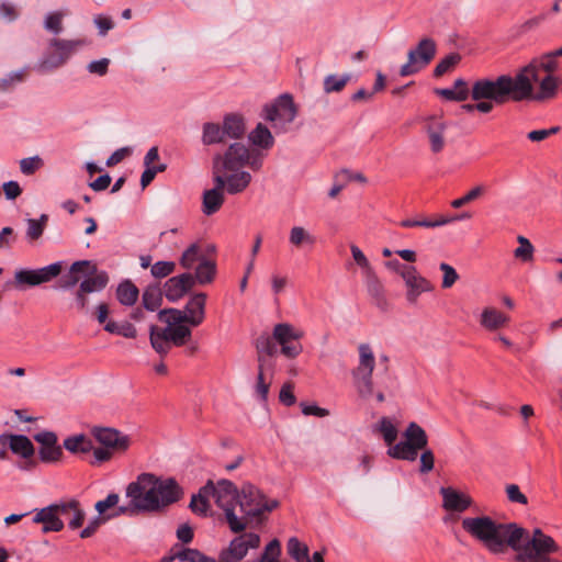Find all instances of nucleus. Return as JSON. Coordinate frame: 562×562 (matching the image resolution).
<instances>
[{
	"label": "nucleus",
	"mask_w": 562,
	"mask_h": 562,
	"mask_svg": "<svg viewBox=\"0 0 562 562\" xmlns=\"http://www.w3.org/2000/svg\"><path fill=\"white\" fill-rule=\"evenodd\" d=\"M462 528L481 541L493 554H501L510 548L516 551L515 562H546L559 546L550 536L543 539H529L528 531L516 522L502 524L490 516L467 517Z\"/></svg>",
	"instance_id": "nucleus-1"
},
{
	"label": "nucleus",
	"mask_w": 562,
	"mask_h": 562,
	"mask_svg": "<svg viewBox=\"0 0 562 562\" xmlns=\"http://www.w3.org/2000/svg\"><path fill=\"white\" fill-rule=\"evenodd\" d=\"M562 57V46L558 49L533 57L516 71L514 88L524 95L533 97L536 103H543L557 97L560 86L557 58Z\"/></svg>",
	"instance_id": "nucleus-2"
},
{
	"label": "nucleus",
	"mask_w": 562,
	"mask_h": 562,
	"mask_svg": "<svg viewBox=\"0 0 562 562\" xmlns=\"http://www.w3.org/2000/svg\"><path fill=\"white\" fill-rule=\"evenodd\" d=\"M516 74L499 75L495 78H481L473 82L471 98L476 101L475 108L480 113H490L494 105H503L508 102H535L533 97L524 95L514 88Z\"/></svg>",
	"instance_id": "nucleus-3"
},
{
	"label": "nucleus",
	"mask_w": 562,
	"mask_h": 562,
	"mask_svg": "<svg viewBox=\"0 0 562 562\" xmlns=\"http://www.w3.org/2000/svg\"><path fill=\"white\" fill-rule=\"evenodd\" d=\"M135 484L140 488L144 504L151 503L147 507L148 513L160 510L178 502L183 495L182 488L172 477L160 480L151 473H142Z\"/></svg>",
	"instance_id": "nucleus-4"
},
{
	"label": "nucleus",
	"mask_w": 562,
	"mask_h": 562,
	"mask_svg": "<svg viewBox=\"0 0 562 562\" xmlns=\"http://www.w3.org/2000/svg\"><path fill=\"white\" fill-rule=\"evenodd\" d=\"M240 498L238 499L237 506L246 524V527L254 518L260 517L266 512H272L279 506L277 499L268 501L266 495L250 483H245L239 491Z\"/></svg>",
	"instance_id": "nucleus-5"
},
{
	"label": "nucleus",
	"mask_w": 562,
	"mask_h": 562,
	"mask_svg": "<svg viewBox=\"0 0 562 562\" xmlns=\"http://www.w3.org/2000/svg\"><path fill=\"white\" fill-rule=\"evenodd\" d=\"M240 498L239 491L236 485L226 479L218 480L216 483L215 503L224 510L225 521L234 533L246 530V524L236 514V506Z\"/></svg>",
	"instance_id": "nucleus-6"
},
{
	"label": "nucleus",
	"mask_w": 562,
	"mask_h": 562,
	"mask_svg": "<svg viewBox=\"0 0 562 562\" xmlns=\"http://www.w3.org/2000/svg\"><path fill=\"white\" fill-rule=\"evenodd\" d=\"M63 269L64 261H56L38 269H19L14 272V285L23 290L26 286L33 288L50 282L60 276Z\"/></svg>",
	"instance_id": "nucleus-7"
},
{
	"label": "nucleus",
	"mask_w": 562,
	"mask_h": 562,
	"mask_svg": "<svg viewBox=\"0 0 562 562\" xmlns=\"http://www.w3.org/2000/svg\"><path fill=\"white\" fill-rule=\"evenodd\" d=\"M437 52L436 42L430 37L422 38L417 46L407 53V61L400 69L401 77L412 76L434 59Z\"/></svg>",
	"instance_id": "nucleus-8"
},
{
	"label": "nucleus",
	"mask_w": 562,
	"mask_h": 562,
	"mask_svg": "<svg viewBox=\"0 0 562 562\" xmlns=\"http://www.w3.org/2000/svg\"><path fill=\"white\" fill-rule=\"evenodd\" d=\"M359 350V366L353 371V376L359 381L358 390L362 397H369L373 393L372 373L375 366L373 351L368 344H361Z\"/></svg>",
	"instance_id": "nucleus-9"
},
{
	"label": "nucleus",
	"mask_w": 562,
	"mask_h": 562,
	"mask_svg": "<svg viewBox=\"0 0 562 562\" xmlns=\"http://www.w3.org/2000/svg\"><path fill=\"white\" fill-rule=\"evenodd\" d=\"M272 336L281 346L280 352L288 359H294L301 355L303 347L297 340L303 337V331L296 330L288 323H279L273 327Z\"/></svg>",
	"instance_id": "nucleus-10"
},
{
	"label": "nucleus",
	"mask_w": 562,
	"mask_h": 562,
	"mask_svg": "<svg viewBox=\"0 0 562 562\" xmlns=\"http://www.w3.org/2000/svg\"><path fill=\"white\" fill-rule=\"evenodd\" d=\"M80 45H82V41L53 38L49 42V46L55 48L57 54L49 53L44 56L40 63V68L43 70H52L63 66Z\"/></svg>",
	"instance_id": "nucleus-11"
},
{
	"label": "nucleus",
	"mask_w": 562,
	"mask_h": 562,
	"mask_svg": "<svg viewBox=\"0 0 562 562\" xmlns=\"http://www.w3.org/2000/svg\"><path fill=\"white\" fill-rule=\"evenodd\" d=\"M249 158V149L241 143H234L229 145L224 156L216 155L213 160V168L215 170L222 169L228 171H237L245 167Z\"/></svg>",
	"instance_id": "nucleus-12"
},
{
	"label": "nucleus",
	"mask_w": 562,
	"mask_h": 562,
	"mask_svg": "<svg viewBox=\"0 0 562 562\" xmlns=\"http://www.w3.org/2000/svg\"><path fill=\"white\" fill-rule=\"evenodd\" d=\"M266 120L270 122L280 121L283 124L292 123L297 115V108L290 93L281 94L273 104L266 105Z\"/></svg>",
	"instance_id": "nucleus-13"
},
{
	"label": "nucleus",
	"mask_w": 562,
	"mask_h": 562,
	"mask_svg": "<svg viewBox=\"0 0 562 562\" xmlns=\"http://www.w3.org/2000/svg\"><path fill=\"white\" fill-rule=\"evenodd\" d=\"M34 440L41 445L38 458L44 463H56L61 460L63 448L57 443L58 438L54 431H42L34 435Z\"/></svg>",
	"instance_id": "nucleus-14"
},
{
	"label": "nucleus",
	"mask_w": 562,
	"mask_h": 562,
	"mask_svg": "<svg viewBox=\"0 0 562 562\" xmlns=\"http://www.w3.org/2000/svg\"><path fill=\"white\" fill-rule=\"evenodd\" d=\"M91 434L101 446L116 452H125L131 443L130 437L115 428L93 427Z\"/></svg>",
	"instance_id": "nucleus-15"
},
{
	"label": "nucleus",
	"mask_w": 562,
	"mask_h": 562,
	"mask_svg": "<svg viewBox=\"0 0 562 562\" xmlns=\"http://www.w3.org/2000/svg\"><path fill=\"white\" fill-rule=\"evenodd\" d=\"M126 497L130 498V503L127 505L115 506L116 509L106 516L109 519L123 515L134 516L139 513L147 512L148 505L151 504L150 502L148 504H144L140 496V488L138 487V484H135V481L127 485Z\"/></svg>",
	"instance_id": "nucleus-16"
},
{
	"label": "nucleus",
	"mask_w": 562,
	"mask_h": 562,
	"mask_svg": "<svg viewBox=\"0 0 562 562\" xmlns=\"http://www.w3.org/2000/svg\"><path fill=\"white\" fill-rule=\"evenodd\" d=\"M166 299L171 302H178L193 289L192 273L184 272L169 278L161 288Z\"/></svg>",
	"instance_id": "nucleus-17"
},
{
	"label": "nucleus",
	"mask_w": 562,
	"mask_h": 562,
	"mask_svg": "<svg viewBox=\"0 0 562 562\" xmlns=\"http://www.w3.org/2000/svg\"><path fill=\"white\" fill-rule=\"evenodd\" d=\"M442 507L446 510L462 513L472 505L470 496L458 492L452 487H441Z\"/></svg>",
	"instance_id": "nucleus-18"
},
{
	"label": "nucleus",
	"mask_w": 562,
	"mask_h": 562,
	"mask_svg": "<svg viewBox=\"0 0 562 562\" xmlns=\"http://www.w3.org/2000/svg\"><path fill=\"white\" fill-rule=\"evenodd\" d=\"M216 485L213 481L209 480L205 485H203L198 494H193L191 497V502L189 504V508L199 516L205 517L207 516V512L210 509L209 498L212 496L215 498Z\"/></svg>",
	"instance_id": "nucleus-19"
},
{
	"label": "nucleus",
	"mask_w": 562,
	"mask_h": 562,
	"mask_svg": "<svg viewBox=\"0 0 562 562\" xmlns=\"http://www.w3.org/2000/svg\"><path fill=\"white\" fill-rule=\"evenodd\" d=\"M207 295L203 292L195 293L187 302L183 311L190 319V326L196 327L204 322Z\"/></svg>",
	"instance_id": "nucleus-20"
},
{
	"label": "nucleus",
	"mask_w": 562,
	"mask_h": 562,
	"mask_svg": "<svg viewBox=\"0 0 562 562\" xmlns=\"http://www.w3.org/2000/svg\"><path fill=\"white\" fill-rule=\"evenodd\" d=\"M404 282L407 286L406 299L409 303H416L418 296L423 292H430L434 286L431 283L420 274H418L417 269L415 268V273H406L404 276Z\"/></svg>",
	"instance_id": "nucleus-21"
},
{
	"label": "nucleus",
	"mask_w": 562,
	"mask_h": 562,
	"mask_svg": "<svg viewBox=\"0 0 562 562\" xmlns=\"http://www.w3.org/2000/svg\"><path fill=\"white\" fill-rule=\"evenodd\" d=\"M85 268H91L90 273H94L97 271V268L94 265H91V261L89 260H79L75 261L70 268L69 271L61 276L57 283L55 284L56 290H69L72 289L78 282H79V272H83Z\"/></svg>",
	"instance_id": "nucleus-22"
},
{
	"label": "nucleus",
	"mask_w": 562,
	"mask_h": 562,
	"mask_svg": "<svg viewBox=\"0 0 562 562\" xmlns=\"http://www.w3.org/2000/svg\"><path fill=\"white\" fill-rule=\"evenodd\" d=\"M55 508L46 506L37 510L33 517V522L43 524V533L58 532L64 529V521L56 515Z\"/></svg>",
	"instance_id": "nucleus-23"
},
{
	"label": "nucleus",
	"mask_w": 562,
	"mask_h": 562,
	"mask_svg": "<svg viewBox=\"0 0 562 562\" xmlns=\"http://www.w3.org/2000/svg\"><path fill=\"white\" fill-rule=\"evenodd\" d=\"M403 436L409 448L417 454L419 450L425 449L428 445L426 431L415 422L408 424Z\"/></svg>",
	"instance_id": "nucleus-24"
},
{
	"label": "nucleus",
	"mask_w": 562,
	"mask_h": 562,
	"mask_svg": "<svg viewBox=\"0 0 562 562\" xmlns=\"http://www.w3.org/2000/svg\"><path fill=\"white\" fill-rule=\"evenodd\" d=\"M446 124L436 117H429L426 131L430 142V148L434 153H439L445 146L443 132Z\"/></svg>",
	"instance_id": "nucleus-25"
},
{
	"label": "nucleus",
	"mask_w": 562,
	"mask_h": 562,
	"mask_svg": "<svg viewBox=\"0 0 562 562\" xmlns=\"http://www.w3.org/2000/svg\"><path fill=\"white\" fill-rule=\"evenodd\" d=\"M223 130L225 137L238 139L245 134V120L240 114L228 113L223 119Z\"/></svg>",
	"instance_id": "nucleus-26"
},
{
	"label": "nucleus",
	"mask_w": 562,
	"mask_h": 562,
	"mask_svg": "<svg viewBox=\"0 0 562 562\" xmlns=\"http://www.w3.org/2000/svg\"><path fill=\"white\" fill-rule=\"evenodd\" d=\"M434 92L449 101L462 102L469 98V89L462 78L454 81L453 88H436Z\"/></svg>",
	"instance_id": "nucleus-27"
},
{
	"label": "nucleus",
	"mask_w": 562,
	"mask_h": 562,
	"mask_svg": "<svg viewBox=\"0 0 562 562\" xmlns=\"http://www.w3.org/2000/svg\"><path fill=\"white\" fill-rule=\"evenodd\" d=\"M164 291L158 283L147 285L142 294V306L149 312L157 311L162 304Z\"/></svg>",
	"instance_id": "nucleus-28"
},
{
	"label": "nucleus",
	"mask_w": 562,
	"mask_h": 562,
	"mask_svg": "<svg viewBox=\"0 0 562 562\" xmlns=\"http://www.w3.org/2000/svg\"><path fill=\"white\" fill-rule=\"evenodd\" d=\"M10 450L12 453L18 454L24 459H29L34 454V446L29 437L25 435L9 434Z\"/></svg>",
	"instance_id": "nucleus-29"
},
{
	"label": "nucleus",
	"mask_w": 562,
	"mask_h": 562,
	"mask_svg": "<svg viewBox=\"0 0 562 562\" xmlns=\"http://www.w3.org/2000/svg\"><path fill=\"white\" fill-rule=\"evenodd\" d=\"M216 274V263L212 260L202 258L198 267L195 268V272L192 273L193 286L199 284H207L211 283Z\"/></svg>",
	"instance_id": "nucleus-30"
},
{
	"label": "nucleus",
	"mask_w": 562,
	"mask_h": 562,
	"mask_svg": "<svg viewBox=\"0 0 562 562\" xmlns=\"http://www.w3.org/2000/svg\"><path fill=\"white\" fill-rule=\"evenodd\" d=\"M139 297L138 288L130 280H123L116 288V299L124 306H133Z\"/></svg>",
	"instance_id": "nucleus-31"
},
{
	"label": "nucleus",
	"mask_w": 562,
	"mask_h": 562,
	"mask_svg": "<svg viewBox=\"0 0 562 562\" xmlns=\"http://www.w3.org/2000/svg\"><path fill=\"white\" fill-rule=\"evenodd\" d=\"M509 322V317L493 307H486L481 315V325L487 330H496L505 326Z\"/></svg>",
	"instance_id": "nucleus-32"
},
{
	"label": "nucleus",
	"mask_w": 562,
	"mask_h": 562,
	"mask_svg": "<svg viewBox=\"0 0 562 562\" xmlns=\"http://www.w3.org/2000/svg\"><path fill=\"white\" fill-rule=\"evenodd\" d=\"M259 546L260 536L255 532H248L232 539L228 547L224 549L232 550L233 548H241V553L244 554V557H246L248 554L249 549H257Z\"/></svg>",
	"instance_id": "nucleus-33"
},
{
	"label": "nucleus",
	"mask_w": 562,
	"mask_h": 562,
	"mask_svg": "<svg viewBox=\"0 0 562 562\" xmlns=\"http://www.w3.org/2000/svg\"><path fill=\"white\" fill-rule=\"evenodd\" d=\"M149 339L150 345L160 356H166L173 345L167 335H164V330L159 329L156 325L149 327Z\"/></svg>",
	"instance_id": "nucleus-34"
},
{
	"label": "nucleus",
	"mask_w": 562,
	"mask_h": 562,
	"mask_svg": "<svg viewBox=\"0 0 562 562\" xmlns=\"http://www.w3.org/2000/svg\"><path fill=\"white\" fill-rule=\"evenodd\" d=\"M63 447L70 453H88L92 451L93 443L83 434L67 437Z\"/></svg>",
	"instance_id": "nucleus-35"
},
{
	"label": "nucleus",
	"mask_w": 562,
	"mask_h": 562,
	"mask_svg": "<svg viewBox=\"0 0 562 562\" xmlns=\"http://www.w3.org/2000/svg\"><path fill=\"white\" fill-rule=\"evenodd\" d=\"M224 203V194L217 190H206L203 193L202 212L210 216L216 213Z\"/></svg>",
	"instance_id": "nucleus-36"
},
{
	"label": "nucleus",
	"mask_w": 562,
	"mask_h": 562,
	"mask_svg": "<svg viewBox=\"0 0 562 562\" xmlns=\"http://www.w3.org/2000/svg\"><path fill=\"white\" fill-rule=\"evenodd\" d=\"M367 291L378 305L384 300V288L373 269L363 273Z\"/></svg>",
	"instance_id": "nucleus-37"
},
{
	"label": "nucleus",
	"mask_w": 562,
	"mask_h": 562,
	"mask_svg": "<svg viewBox=\"0 0 562 562\" xmlns=\"http://www.w3.org/2000/svg\"><path fill=\"white\" fill-rule=\"evenodd\" d=\"M164 335H167L173 346L181 347L191 338L192 331L188 324L178 326H167L162 328Z\"/></svg>",
	"instance_id": "nucleus-38"
},
{
	"label": "nucleus",
	"mask_w": 562,
	"mask_h": 562,
	"mask_svg": "<svg viewBox=\"0 0 562 562\" xmlns=\"http://www.w3.org/2000/svg\"><path fill=\"white\" fill-rule=\"evenodd\" d=\"M249 140L263 149H269L274 144V138L269 128L262 123H258L254 131L249 134Z\"/></svg>",
	"instance_id": "nucleus-39"
},
{
	"label": "nucleus",
	"mask_w": 562,
	"mask_h": 562,
	"mask_svg": "<svg viewBox=\"0 0 562 562\" xmlns=\"http://www.w3.org/2000/svg\"><path fill=\"white\" fill-rule=\"evenodd\" d=\"M225 140L223 126L217 123L206 122L202 127V143L204 145L221 144Z\"/></svg>",
	"instance_id": "nucleus-40"
},
{
	"label": "nucleus",
	"mask_w": 562,
	"mask_h": 562,
	"mask_svg": "<svg viewBox=\"0 0 562 562\" xmlns=\"http://www.w3.org/2000/svg\"><path fill=\"white\" fill-rule=\"evenodd\" d=\"M158 319L166 323L167 326H178L188 324L190 326V319L186 315L183 310L178 308H165L158 312Z\"/></svg>",
	"instance_id": "nucleus-41"
},
{
	"label": "nucleus",
	"mask_w": 562,
	"mask_h": 562,
	"mask_svg": "<svg viewBox=\"0 0 562 562\" xmlns=\"http://www.w3.org/2000/svg\"><path fill=\"white\" fill-rule=\"evenodd\" d=\"M286 551L295 562H311L308 547L301 542L296 537H291L288 540Z\"/></svg>",
	"instance_id": "nucleus-42"
},
{
	"label": "nucleus",
	"mask_w": 562,
	"mask_h": 562,
	"mask_svg": "<svg viewBox=\"0 0 562 562\" xmlns=\"http://www.w3.org/2000/svg\"><path fill=\"white\" fill-rule=\"evenodd\" d=\"M251 175L247 171H240L227 177L226 190L229 194L243 192L250 183Z\"/></svg>",
	"instance_id": "nucleus-43"
},
{
	"label": "nucleus",
	"mask_w": 562,
	"mask_h": 562,
	"mask_svg": "<svg viewBox=\"0 0 562 562\" xmlns=\"http://www.w3.org/2000/svg\"><path fill=\"white\" fill-rule=\"evenodd\" d=\"M109 282V277L106 272L102 271L97 273L94 277H90L85 279L79 288H81V292L92 293L102 291Z\"/></svg>",
	"instance_id": "nucleus-44"
},
{
	"label": "nucleus",
	"mask_w": 562,
	"mask_h": 562,
	"mask_svg": "<svg viewBox=\"0 0 562 562\" xmlns=\"http://www.w3.org/2000/svg\"><path fill=\"white\" fill-rule=\"evenodd\" d=\"M374 430L382 435L387 446H391L396 440L398 434L397 428L387 417H382L374 426Z\"/></svg>",
	"instance_id": "nucleus-45"
},
{
	"label": "nucleus",
	"mask_w": 562,
	"mask_h": 562,
	"mask_svg": "<svg viewBox=\"0 0 562 562\" xmlns=\"http://www.w3.org/2000/svg\"><path fill=\"white\" fill-rule=\"evenodd\" d=\"M104 330L110 334L123 336L125 338H135L137 335L135 326L128 322L116 323L110 321L104 325Z\"/></svg>",
	"instance_id": "nucleus-46"
},
{
	"label": "nucleus",
	"mask_w": 562,
	"mask_h": 562,
	"mask_svg": "<svg viewBox=\"0 0 562 562\" xmlns=\"http://www.w3.org/2000/svg\"><path fill=\"white\" fill-rule=\"evenodd\" d=\"M255 348L257 353H265L268 357H273L278 351L273 336L268 333H262L256 338Z\"/></svg>",
	"instance_id": "nucleus-47"
},
{
	"label": "nucleus",
	"mask_w": 562,
	"mask_h": 562,
	"mask_svg": "<svg viewBox=\"0 0 562 562\" xmlns=\"http://www.w3.org/2000/svg\"><path fill=\"white\" fill-rule=\"evenodd\" d=\"M289 240L295 247H301L303 245L313 246L315 244V237L302 226H294L291 228Z\"/></svg>",
	"instance_id": "nucleus-48"
},
{
	"label": "nucleus",
	"mask_w": 562,
	"mask_h": 562,
	"mask_svg": "<svg viewBox=\"0 0 562 562\" xmlns=\"http://www.w3.org/2000/svg\"><path fill=\"white\" fill-rule=\"evenodd\" d=\"M387 454L397 460L415 461L417 459V453L409 448L405 440L391 446Z\"/></svg>",
	"instance_id": "nucleus-49"
},
{
	"label": "nucleus",
	"mask_w": 562,
	"mask_h": 562,
	"mask_svg": "<svg viewBox=\"0 0 562 562\" xmlns=\"http://www.w3.org/2000/svg\"><path fill=\"white\" fill-rule=\"evenodd\" d=\"M26 68L9 72L3 78H0V92L12 90L16 85L23 82L26 77Z\"/></svg>",
	"instance_id": "nucleus-50"
},
{
	"label": "nucleus",
	"mask_w": 562,
	"mask_h": 562,
	"mask_svg": "<svg viewBox=\"0 0 562 562\" xmlns=\"http://www.w3.org/2000/svg\"><path fill=\"white\" fill-rule=\"evenodd\" d=\"M350 80V75L346 74L341 77H338L336 75H328L324 79V91L326 93L331 92H340L348 81Z\"/></svg>",
	"instance_id": "nucleus-51"
},
{
	"label": "nucleus",
	"mask_w": 562,
	"mask_h": 562,
	"mask_svg": "<svg viewBox=\"0 0 562 562\" xmlns=\"http://www.w3.org/2000/svg\"><path fill=\"white\" fill-rule=\"evenodd\" d=\"M281 543L278 539H272L265 548L257 562H280Z\"/></svg>",
	"instance_id": "nucleus-52"
},
{
	"label": "nucleus",
	"mask_w": 562,
	"mask_h": 562,
	"mask_svg": "<svg viewBox=\"0 0 562 562\" xmlns=\"http://www.w3.org/2000/svg\"><path fill=\"white\" fill-rule=\"evenodd\" d=\"M461 56L458 53H451L442 58L434 69L435 77H441L446 72L450 71L459 61Z\"/></svg>",
	"instance_id": "nucleus-53"
},
{
	"label": "nucleus",
	"mask_w": 562,
	"mask_h": 562,
	"mask_svg": "<svg viewBox=\"0 0 562 562\" xmlns=\"http://www.w3.org/2000/svg\"><path fill=\"white\" fill-rule=\"evenodd\" d=\"M176 270V263L173 261H157L151 266L150 273L155 279H162Z\"/></svg>",
	"instance_id": "nucleus-54"
},
{
	"label": "nucleus",
	"mask_w": 562,
	"mask_h": 562,
	"mask_svg": "<svg viewBox=\"0 0 562 562\" xmlns=\"http://www.w3.org/2000/svg\"><path fill=\"white\" fill-rule=\"evenodd\" d=\"M485 192V187L483 186H476L473 189H471L467 194H464L462 198L456 199L451 202V206L454 209H460L464 206L465 204L474 201L479 196H481Z\"/></svg>",
	"instance_id": "nucleus-55"
},
{
	"label": "nucleus",
	"mask_w": 562,
	"mask_h": 562,
	"mask_svg": "<svg viewBox=\"0 0 562 562\" xmlns=\"http://www.w3.org/2000/svg\"><path fill=\"white\" fill-rule=\"evenodd\" d=\"M439 269L443 273L442 282H441L442 289H450L459 279L458 272L456 271V269L452 266H450L446 262H441L439 265Z\"/></svg>",
	"instance_id": "nucleus-56"
},
{
	"label": "nucleus",
	"mask_w": 562,
	"mask_h": 562,
	"mask_svg": "<svg viewBox=\"0 0 562 562\" xmlns=\"http://www.w3.org/2000/svg\"><path fill=\"white\" fill-rule=\"evenodd\" d=\"M119 501V494L110 493L104 499L97 502L94 508L99 516H108L106 510L117 506Z\"/></svg>",
	"instance_id": "nucleus-57"
},
{
	"label": "nucleus",
	"mask_w": 562,
	"mask_h": 562,
	"mask_svg": "<svg viewBox=\"0 0 562 562\" xmlns=\"http://www.w3.org/2000/svg\"><path fill=\"white\" fill-rule=\"evenodd\" d=\"M43 165V160L40 156H33L23 158L20 160V170L23 175H33Z\"/></svg>",
	"instance_id": "nucleus-58"
},
{
	"label": "nucleus",
	"mask_w": 562,
	"mask_h": 562,
	"mask_svg": "<svg viewBox=\"0 0 562 562\" xmlns=\"http://www.w3.org/2000/svg\"><path fill=\"white\" fill-rule=\"evenodd\" d=\"M241 548H233L232 550L222 549L218 553V562H257L255 560H244V554L241 553Z\"/></svg>",
	"instance_id": "nucleus-59"
},
{
	"label": "nucleus",
	"mask_w": 562,
	"mask_h": 562,
	"mask_svg": "<svg viewBox=\"0 0 562 562\" xmlns=\"http://www.w3.org/2000/svg\"><path fill=\"white\" fill-rule=\"evenodd\" d=\"M199 247L196 244L190 245L181 255L180 265L184 269H191L198 260Z\"/></svg>",
	"instance_id": "nucleus-60"
},
{
	"label": "nucleus",
	"mask_w": 562,
	"mask_h": 562,
	"mask_svg": "<svg viewBox=\"0 0 562 562\" xmlns=\"http://www.w3.org/2000/svg\"><path fill=\"white\" fill-rule=\"evenodd\" d=\"M61 20L63 14L60 12L49 13L45 19L44 26L47 31L58 35L63 31Z\"/></svg>",
	"instance_id": "nucleus-61"
},
{
	"label": "nucleus",
	"mask_w": 562,
	"mask_h": 562,
	"mask_svg": "<svg viewBox=\"0 0 562 562\" xmlns=\"http://www.w3.org/2000/svg\"><path fill=\"white\" fill-rule=\"evenodd\" d=\"M423 452L420 454V473H428L434 470L435 465V456L434 452L430 449H422Z\"/></svg>",
	"instance_id": "nucleus-62"
},
{
	"label": "nucleus",
	"mask_w": 562,
	"mask_h": 562,
	"mask_svg": "<svg viewBox=\"0 0 562 562\" xmlns=\"http://www.w3.org/2000/svg\"><path fill=\"white\" fill-rule=\"evenodd\" d=\"M202 553L198 549L182 548L176 551V557L181 562H198Z\"/></svg>",
	"instance_id": "nucleus-63"
},
{
	"label": "nucleus",
	"mask_w": 562,
	"mask_h": 562,
	"mask_svg": "<svg viewBox=\"0 0 562 562\" xmlns=\"http://www.w3.org/2000/svg\"><path fill=\"white\" fill-rule=\"evenodd\" d=\"M26 224V238L30 241L37 240L43 235L45 228L34 218H27Z\"/></svg>",
	"instance_id": "nucleus-64"
}]
</instances>
